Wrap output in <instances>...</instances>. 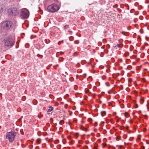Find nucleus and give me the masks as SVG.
<instances>
[{"instance_id": "obj_12", "label": "nucleus", "mask_w": 149, "mask_h": 149, "mask_svg": "<svg viewBox=\"0 0 149 149\" xmlns=\"http://www.w3.org/2000/svg\"><path fill=\"white\" fill-rule=\"evenodd\" d=\"M68 25H65L64 26V28L65 29H66L68 28Z\"/></svg>"}, {"instance_id": "obj_6", "label": "nucleus", "mask_w": 149, "mask_h": 149, "mask_svg": "<svg viewBox=\"0 0 149 149\" xmlns=\"http://www.w3.org/2000/svg\"><path fill=\"white\" fill-rule=\"evenodd\" d=\"M14 43V40L11 38H8L4 40L5 45L6 46H12Z\"/></svg>"}, {"instance_id": "obj_13", "label": "nucleus", "mask_w": 149, "mask_h": 149, "mask_svg": "<svg viewBox=\"0 0 149 149\" xmlns=\"http://www.w3.org/2000/svg\"><path fill=\"white\" fill-rule=\"evenodd\" d=\"M89 120L90 122H91L93 121L92 119L91 118H89Z\"/></svg>"}, {"instance_id": "obj_4", "label": "nucleus", "mask_w": 149, "mask_h": 149, "mask_svg": "<svg viewBox=\"0 0 149 149\" xmlns=\"http://www.w3.org/2000/svg\"><path fill=\"white\" fill-rule=\"evenodd\" d=\"M13 22L10 21H6L2 23L1 26L4 29H9L13 25Z\"/></svg>"}, {"instance_id": "obj_14", "label": "nucleus", "mask_w": 149, "mask_h": 149, "mask_svg": "<svg viewBox=\"0 0 149 149\" xmlns=\"http://www.w3.org/2000/svg\"><path fill=\"white\" fill-rule=\"evenodd\" d=\"M5 10V9H3V8H2V9H1V12H3Z\"/></svg>"}, {"instance_id": "obj_15", "label": "nucleus", "mask_w": 149, "mask_h": 149, "mask_svg": "<svg viewBox=\"0 0 149 149\" xmlns=\"http://www.w3.org/2000/svg\"><path fill=\"white\" fill-rule=\"evenodd\" d=\"M117 46L118 47H119V45L118 44H117Z\"/></svg>"}, {"instance_id": "obj_9", "label": "nucleus", "mask_w": 149, "mask_h": 149, "mask_svg": "<svg viewBox=\"0 0 149 149\" xmlns=\"http://www.w3.org/2000/svg\"><path fill=\"white\" fill-rule=\"evenodd\" d=\"M64 123V121L63 120H61L60 121L59 124L61 125H62Z\"/></svg>"}, {"instance_id": "obj_10", "label": "nucleus", "mask_w": 149, "mask_h": 149, "mask_svg": "<svg viewBox=\"0 0 149 149\" xmlns=\"http://www.w3.org/2000/svg\"><path fill=\"white\" fill-rule=\"evenodd\" d=\"M124 115L126 117H128L129 116V114L127 112H125L124 113Z\"/></svg>"}, {"instance_id": "obj_2", "label": "nucleus", "mask_w": 149, "mask_h": 149, "mask_svg": "<svg viewBox=\"0 0 149 149\" xmlns=\"http://www.w3.org/2000/svg\"><path fill=\"white\" fill-rule=\"evenodd\" d=\"M19 10L15 8H10L8 9V14L11 16H14L19 14Z\"/></svg>"}, {"instance_id": "obj_1", "label": "nucleus", "mask_w": 149, "mask_h": 149, "mask_svg": "<svg viewBox=\"0 0 149 149\" xmlns=\"http://www.w3.org/2000/svg\"><path fill=\"white\" fill-rule=\"evenodd\" d=\"M58 6L55 4L52 3L49 5L47 7V10L50 12H55L59 9Z\"/></svg>"}, {"instance_id": "obj_8", "label": "nucleus", "mask_w": 149, "mask_h": 149, "mask_svg": "<svg viewBox=\"0 0 149 149\" xmlns=\"http://www.w3.org/2000/svg\"><path fill=\"white\" fill-rule=\"evenodd\" d=\"M101 114L102 116H104L106 114V112L105 111H102L101 112Z\"/></svg>"}, {"instance_id": "obj_11", "label": "nucleus", "mask_w": 149, "mask_h": 149, "mask_svg": "<svg viewBox=\"0 0 149 149\" xmlns=\"http://www.w3.org/2000/svg\"><path fill=\"white\" fill-rule=\"evenodd\" d=\"M37 141L39 143H40L41 142V140L40 139H37Z\"/></svg>"}, {"instance_id": "obj_7", "label": "nucleus", "mask_w": 149, "mask_h": 149, "mask_svg": "<svg viewBox=\"0 0 149 149\" xmlns=\"http://www.w3.org/2000/svg\"><path fill=\"white\" fill-rule=\"evenodd\" d=\"M53 108L52 107H50L47 110V112L49 113L51 112L53 110Z\"/></svg>"}, {"instance_id": "obj_3", "label": "nucleus", "mask_w": 149, "mask_h": 149, "mask_svg": "<svg viewBox=\"0 0 149 149\" xmlns=\"http://www.w3.org/2000/svg\"><path fill=\"white\" fill-rule=\"evenodd\" d=\"M16 135V133L14 132H8L6 135V138L9 140V141L12 142L14 140Z\"/></svg>"}, {"instance_id": "obj_5", "label": "nucleus", "mask_w": 149, "mask_h": 149, "mask_svg": "<svg viewBox=\"0 0 149 149\" xmlns=\"http://www.w3.org/2000/svg\"><path fill=\"white\" fill-rule=\"evenodd\" d=\"M20 15L22 18H27L29 16V11L26 8L22 9L21 10Z\"/></svg>"}]
</instances>
